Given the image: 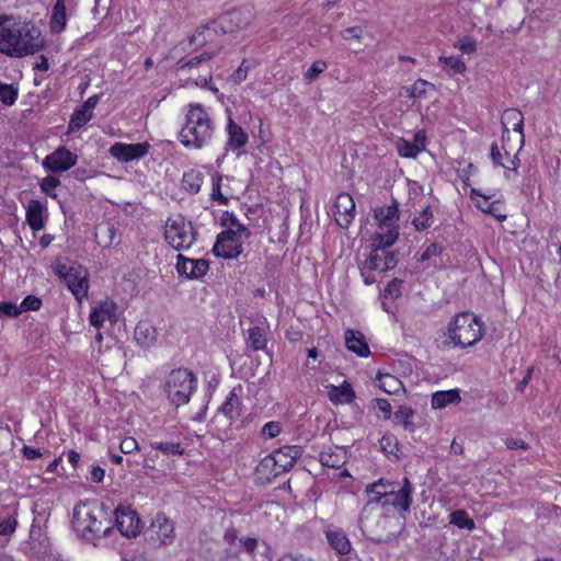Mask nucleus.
<instances>
[{
  "label": "nucleus",
  "instance_id": "obj_1",
  "mask_svg": "<svg viewBox=\"0 0 561 561\" xmlns=\"http://www.w3.org/2000/svg\"><path fill=\"white\" fill-rule=\"evenodd\" d=\"M43 41L35 27L22 24L11 15L0 16V53L10 57L33 55L42 48Z\"/></svg>",
  "mask_w": 561,
  "mask_h": 561
},
{
  "label": "nucleus",
  "instance_id": "obj_2",
  "mask_svg": "<svg viewBox=\"0 0 561 561\" xmlns=\"http://www.w3.org/2000/svg\"><path fill=\"white\" fill-rule=\"evenodd\" d=\"M72 525L78 534L90 541L107 537L112 531L107 507L96 500L76 505Z\"/></svg>",
  "mask_w": 561,
  "mask_h": 561
},
{
  "label": "nucleus",
  "instance_id": "obj_3",
  "mask_svg": "<svg viewBox=\"0 0 561 561\" xmlns=\"http://www.w3.org/2000/svg\"><path fill=\"white\" fill-rule=\"evenodd\" d=\"M213 131V122L205 108L201 104H191L186 124L180 131L183 146L199 149L210 140Z\"/></svg>",
  "mask_w": 561,
  "mask_h": 561
},
{
  "label": "nucleus",
  "instance_id": "obj_4",
  "mask_svg": "<svg viewBox=\"0 0 561 561\" xmlns=\"http://www.w3.org/2000/svg\"><path fill=\"white\" fill-rule=\"evenodd\" d=\"M446 334L449 342L444 346L470 347L477 344L483 336V322L471 312H459L448 323Z\"/></svg>",
  "mask_w": 561,
  "mask_h": 561
},
{
  "label": "nucleus",
  "instance_id": "obj_5",
  "mask_svg": "<svg viewBox=\"0 0 561 561\" xmlns=\"http://www.w3.org/2000/svg\"><path fill=\"white\" fill-rule=\"evenodd\" d=\"M366 493L369 495V499L358 516L357 525L362 534L367 536L373 541L377 543L389 542L397 538V533L382 534L373 527L369 523H367L371 515H379L377 507L378 505H381L383 508V502L387 501V496H389V494L387 491H366Z\"/></svg>",
  "mask_w": 561,
  "mask_h": 561
},
{
  "label": "nucleus",
  "instance_id": "obj_6",
  "mask_svg": "<svg viewBox=\"0 0 561 561\" xmlns=\"http://www.w3.org/2000/svg\"><path fill=\"white\" fill-rule=\"evenodd\" d=\"M195 388L196 377L185 368L173 369L164 382L168 399L175 407L187 403Z\"/></svg>",
  "mask_w": 561,
  "mask_h": 561
},
{
  "label": "nucleus",
  "instance_id": "obj_7",
  "mask_svg": "<svg viewBox=\"0 0 561 561\" xmlns=\"http://www.w3.org/2000/svg\"><path fill=\"white\" fill-rule=\"evenodd\" d=\"M197 234L193 222L182 215L168 218L165 222L164 239L176 251L188 249L196 241Z\"/></svg>",
  "mask_w": 561,
  "mask_h": 561
},
{
  "label": "nucleus",
  "instance_id": "obj_8",
  "mask_svg": "<svg viewBox=\"0 0 561 561\" xmlns=\"http://www.w3.org/2000/svg\"><path fill=\"white\" fill-rule=\"evenodd\" d=\"M374 217L378 222L379 231L375 237L380 238V245H392L399 237V203L392 199L390 205L377 207Z\"/></svg>",
  "mask_w": 561,
  "mask_h": 561
},
{
  "label": "nucleus",
  "instance_id": "obj_9",
  "mask_svg": "<svg viewBox=\"0 0 561 561\" xmlns=\"http://www.w3.org/2000/svg\"><path fill=\"white\" fill-rule=\"evenodd\" d=\"M242 550L231 554L226 561H272L271 547L256 538H241Z\"/></svg>",
  "mask_w": 561,
  "mask_h": 561
},
{
  "label": "nucleus",
  "instance_id": "obj_10",
  "mask_svg": "<svg viewBox=\"0 0 561 561\" xmlns=\"http://www.w3.org/2000/svg\"><path fill=\"white\" fill-rule=\"evenodd\" d=\"M243 251V240L236 237L232 229L221 231L216 239L213 252L225 260L237 259Z\"/></svg>",
  "mask_w": 561,
  "mask_h": 561
},
{
  "label": "nucleus",
  "instance_id": "obj_11",
  "mask_svg": "<svg viewBox=\"0 0 561 561\" xmlns=\"http://www.w3.org/2000/svg\"><path fill=\"white\" fill-rule=\"evenodd\" d=\"M387 493L389 496H387V501L383 502V508L392 506L401 514L410 512L413 485L408 478H404L402 486H399L398 484L392 485L390 491H387Z\"/></svg>",
  "mask_w": 561,
  "mask_h": 561
},
{
  "label": "nucleus",
  "instance_id": "obj_12",
  "mask_svg": "<svg viewBox=\"0 0 561 561\" xmlns=\"http://www.w3.org/2000/svg\"><path fill=\"white\" fill-rule=\"evenodd\" d=\"M374 249L365 262L368 270H379L387 272L392 270L397 265V259L393 252H389L386 249L390 245H380V238H374Z\"/></svg>",
  "mask_w": 561,
  "mask_h": 561
},
{
  "label": "nucleus",
  "instance_id": "obj_13",
  "mask_svg": "<svg viewBox=\"0 0 561 561\" xmlns=\"http://www.w3.org/2000/svg\"><path fill=\"white\" fill-rule=\"evenodd\" d=\"M115 526L127 538L136 537L140 533V519L130 507L118 505L114 510Z\"/></svg>",
  "mask_w": 561,
  "mask_h": 561
},
{
  "label": "nucleus",
  "instance_id": "obj_14",
  "mask_svg": "<svg viewBox=\"0 0 561 561\" xmlns=\"http://www.w3.org/2000/svg\"><path fill=\"white\" fill-rule=\"evenodd\" d=\"M150 149V145L145 142L123 144L115 142L108 149L110 154L119 162H129L145 157Z\"/></svg>",
  "mask_w": 561,
  "mask_h": 561
},
{
  "label": "nucleus",
  "instance_id": "obj_15",
  "mask_svg": "<svg viewBox=\"0 0 561 561\" xmlns=\"http://www.w3.org/2000/svg\"><path fill=\"white\" fill-rule=\"evenodd\" d=\"M336 224L347 229L355 217V202L348 193H340L332 208Z\"/></svg>",
  "mask_w": 561,
  "mask_h": 561
},
{
  "label": "nucleus",
  "instance_id": "obj_16",
  "mask_svg": "<svg viewBox=\"0 0 561 561\" xmlns=\"http://www.w3.org/2000/svg\"><path fill=\"white\" fill-rule=\"evenodd\" d=\"M78 157L66 147H59L44 160V167L51 172L59 173L71 169L77 163Z\"/></svg>",
  "mask_w": 561,
  "mask_h": 561
},
{
  "label": "nucleus",
  "instance_id": "obj_17",
  "mask_svg": "<svg viewBox=\"0 0 561 561\" xmlns=\"http://www.w3.org/2000/svg\"><path fill=\"white\" fill-rule=\"evenodd\" d=\"M70 271L72 272L68 274L64 282L72 295L80 301L88 295V273L81 265L76 263L70 265Z\"/></svg>",
  "mask_w": 561,
  "mask_h": 561
},
{
  "label": "nucleus",
  "instance_id": "obj_18",
  "mask_svg": "<svg viewBox=\"0 0 561 561\" xmlns=\"http://www.w3.org/2000/svg\"><path fill=\"white\" fill-rule=\"evenodd\" d=\"M285 473L272 455L265 456L255 468V476L261 484L273 483L278 476Z\"/></svg>",
  "mask_w": 561,
  "mask_h": 561
},
{
  "label": "nucleus",
  "instance_id": "obj_19",
  "mask_svg": "<svg viewBox=\"0 0 561 561\" xmlns=\"http://www.w3.org/2000/svg\"><path fill=\"white\" fill-rule=\"evenodd\" d=\"M301 454V447L299 446H283L271 453L272 457L277 460L278 467L284 472H288L293 469Z\"/></svg>",
  "mask_w": 561,
  "mask_h": 561
},
{
  "label": "nucleus",
  "instance_id": "obj_20",
  "mask_svg": "<svg viewBox=\"0 0 561 561\" xmlns=\"http://www.w3.org/2000/svg\"><path fill=\"white\" fill-rule=\"evenodd\" d=\"M45 207L38 199H31L26 206L25 219L33 231L42 230L45 227Z\"/></svg>",
  "mask_w": 561,
  "mask_h": 561
},
{
  "label": "nucleus",
  "instance_id": "obj_21",
  "mask_svg": "<svg viewBox=\"0 0 561 561\" xmlns=\"http://www.w3.org/2000/svg\"><path fill=\"white\" fill-rule=\"evenodd\" d=\"M151 530L154 533L157 540H159L161 545L170 543L173 539V523L164 514H157L151 524Z\"/></svg>",
  "mask_w": 561,
  "mask_h": 561
},
{
  "label": "nucleus",
  "instance_id": "obj_22",
  "mask_svg": "<svg viewBox=\"0 0 561 561\" xmlns=\"http://www.w3.org/2000/svg\"><path fill=\"white\" fill-rule=\"evenodd\" d=\"M345 345L348 351L360 357H367L370 354L366 339L359 331L347 330L345 332Z\"/></svg>",
  "mask_w": 561,
  "mask_h": 561
},
{
  "label": "nucleus",
  "instance_id": "obj_23",
  "mask_svg": "<svg viewBox=\"0 0 561 561\" xmlns=\"http://www.w3.org/2000/svg\"><path fill=\"white\" fill-rule=\"evenodd\" d=\"M327 540L332 549L339 554H348L352 550L351 541L346 534L340 528H329L325 531Z\"/></svg>",
  "mask_w": 561,
  "mask_h": 561
},
{
  "label": "nucleus",
  "instance_id": "obj_24",
  "mask_svg": "<svg viewBox=\"0 0 561 561\" xmlns=\"http://www.w3.org/2000/svg\"><path fill=\"white\" fill-rule=\"evenodd\" d=\"M228 142L227 146L233 150L240 149L248 144L249 137L243 128L238 125L231 116L227 123Z\"/></svg>",
  "mask_w": 561,
  "mask_h": 561
},
{
  "label": "nucleus",
  "instance_id": "obj_25",
  "mask_svg": "<svg viewBox=\"0 0 561 561\" xmlns=\"http://www.w3.org/2000/svg\"><path fill=\"white\" fill-rule=\"evenodd\" d=\"M320 461L323 466L339 469L346 462V450L343 447H329L320 453Z\"/></svg>",
  "mask_w": 561,
  "mask_h": 561
},
{
  "label": "nucleus",
  "instance_id": "obj_26",
  "mask_svg": "<svg viewBox=\"0 0 561 561\" xmlns=\"http://www.w3.org/2000/svg\"><path fill=\"white\" fill-rule=\"evenodd\" d=\"M135 340L144 347H148L157 341V331L149 321H139L135 328Z\"/></svg>",
  "mask_w": 561,
  "mask_h": 561
},
{
  "label": "nucleus",
  "instance_id": "obj_27",
  "mask_svg": "<svg viewBox=\"0 0 561 561\" xmlns=\"http://www.w3.org/2000/svg\"><path fill=\"white\" fill-rule=\"evenodd\" d=\"M504 133L507 131L506 125L510 124L513 130L520 135V147L524 145V116L517 108H507L502 116Z\"/></svg>",
  "mask_w": 561,
  "mask_h": 561
},
{
  "label": "nucleus",
  "instance_id": "obj_28",
  "mask_svg": "<svg viewBox=\"0 0 561 561\" xmlns=\"http://www.w3.org/2000/svg\"><path fill=\"white\" fill-rule=\"evenodd\" d=\"M472 195L481 196L483 201L477 202V207L485 214L492 215L499 221H504L506 219V215L500 211V206L497 202H489V196L482 195L478 190L472 188Z\"/></svg>",
  "mask_w": 561,
  "mask_h": 561
},
{
  "label": "nucleus",
  "instance_id": "obj_29",
  "mask_svg": "<svg viewBox=\"0 0 561 561\" xmlns=\"http://www.w3.org/2000/svg\"><path fill=\"white\" fill-rule=\"evenodd\" d=\"M459 390H446V391H437L432 396V408L442 409L447 407L448 404L458 403L460 401Z\"/></svg>",
  "mask_w": 561,
  "mask_h": 561
},
{
  "label": "nucleus",
  "instance_id": "obj_30",
  "mask_svg": "<svg viewBox=\"0 0 561 561\" xmlns=\"http://www.w3.org/2000/svg\"><path fill=\"white\" fill-rule=\"evenodd\" d=\"M66 26L65 0H57L50 16V30L53 33H60Z\"/></svg>",
  "mask_w": 561,
  "mask_h": 561
},
{
  "label": "nucleus",
  "instance_id": "obj_31",
  "mask_svg": "<svg viewBox=\"0 0 561 561\" xmlns=\"http://www.w3.org/2000/svg\"><path fill=\"white\" fill-rule=\"evenodd\" d=\"M219 410L230 421L237 420L241 415V401L234 391L229 393Z\"/></svg>",
  "mask_w": 561,
  "mask_h": 561
},
{
  "label": "nucleus",
  "instance_id": "obj_32",
  "mask_svg": "<svg viewBox=\"0 0 561 561\" xmlns=\"http://www.w3.org/2000/svg\"><path fill=\"white\" fill-rule=\"evenodd\" d=\"M204 175L199 171L190 170L183 174L182 187L190 194H197L203 185Z\"/></svg>",
  "mask_w": 561,
  "mask_h": 561
},
{
  "label": "nucleus",
  "instance_id": "obj_33",
  "mask_svg": "<svg viewBox=\"0 0 561 561\" xmlns=\"http://www.w3.org/2000/svg\"><path fill=\"white\" fill-rule=\"evenodd\" d=\"M376 379L379 381V388L386 393L397 394L403 389L401 380L391 374L378 373Z\"/></svg>",
  "mask_w": 561,
  "mask_h": 561
},
{
  "label": "nucleus",
  "instance_id": "obj_34",
  "mask_svg": "<svg viewBox=\"0 0 561 561\" xmlns=\"http://www.w3.org/2000/svg\"><path fill=\"white\" fill-rule=\"evenodd\" d=\"M116 228L112 224L101 225L96 228L95 237L98 243L105 248L111 247L113 243H117L116 240Z\"/></svg>",
  "mask_w": 561,
  "mask_h": 561
},
{
  "label": "nucleus",
  "instance_id": "obj_35",
  "mask_svg": "<svg viewBox=\"0 0 561 561\" xmlns=\"http://www.w3.org/2000/svg\"><path fill=\"white\" fill-rule=\"evenodd\" d=\"M414 414L415 412L412 408L400 405L393 416L396 422L402 425L405 431L413 433L415 431V424L412 421Z\"/></svg>",
  "mask_w": 561,
  "mask_h": 561
},
{
  "label": "nucleus",
  "instance_id": "obj_36",
  "mask_svg": "<svg viewBox=\"0 0 561 561\" xmlns=\"http://www.w3.org/2000/svg\"><path fill=\"white\" fill-rule=\"evenodd\" d=\"M329 397L334 403H351L355 399V392L351 385L345 381L341 388L333 387Z\"/></svg>",
  "mask_w": 561,
  "mask_h": 561
},
{
  "label": "nucleus",
  "instance_id": "obj_37",
  "mask_svg": "<svg viewBox=\"0 0 561 561\" xmlns=\"http://www.w3.org/2000/svg\"><path fill=\"white\" fill-rule=\"evenodd\" d=\"M92 116H93V114L85 111L81 106L77 107L70 117V121L68 124V130L75 131V130L80 129L92 118Z\"/></svg>",
  "mask_w": 561,
  "mask_h": 561
},
{
  "label": "nucleus",
  "instance_id": "obj_38",
  "mask_svg": "<svg viewBox=\"0 0 561 561\" xmlns=\"http://www.w3.org/2000/svg\"><path fill=\"white\" fill-rule=\"evenodd\" d=\"M439 62L442 64L443 68L450 75H458L463 73L466 70V65L463 60L460 57H439Z\"/></svg>",
  "mask_w": 561,
  "mask_h": 561
},
{
  "label": "nucleus",
  "instance_id": "obj_39",
  "mask_svg": "<svg viewBox=\"0 0 561 561\" xmlns=\"http://www.w3.org/2000/svg\"><path fill=\"white\" fill-rule=\"evenodd\" d=\"M249 346L252 351H261L266 346L264 329L255 325L249 329Z\"/></svg>",
  "mask_w": 561,
  "mask_h": 561
},
{
  "label": "nucleus",
  "instance_id": "obj_40",
  "mask_svg": "<svg viewBox=\"0 0 561 561\" xmlns=\"http://www.w3.org/2000/svg\"><path fill=\"white\" fill-rule=\"evenodd\" d=\"M433 224V211L431 206H426L419 216L414 217L412 220V225L414 226L416 231H424L430 228Z\"/></svg>",
  "mask_w": 561,
  "mask_h": 561
},
{
  "label": "nucleus",
  "instance_id": "obj_41",
  "mask_svg": "<svg viewBox=\"0 0 561 561\" xmlns=\"http://www.w3.org/2000/svg\"><path fill=\"white\" fill-rule=\"evenodd\" d=\"M153 449L160 450L164 455H184L185 450L180 443L173 442H153L150 444Z\"/></svg>",
  "mask_w": 561,
  "mask_h": 561
},
{
  "label": "nucleus",
  "instance_id": "obj_42",
  "mask_svg": "<svg viewBox=\"0 0 561 561\" xmlns=\"http://www.w3.org/2000/svg\"><path fill=\"white\" fill-rule=\"evenodd\" d=\"M19 96L18 88H14L13 84H8L0 82V101L8 106H11L15 103Z\"/></svg>",
  "mask_w": 561,
  "mask_h": 561
},
{
  "label": "nucleus",
  "instance_id": "obj_43",
  "mask_svg": "<svg viewBox=\"0 0 561 561\" xmlns=\"http://www.w3.org/2000/svg\"><path fill=\"white\" fill-rule=\"evenodd\" d=\"M221 181H222V175L219 173H215L211 176L213 188H211L210 197L213 201L218 202L220 205H227L229 199L227 196H225L221 193Z\"/></svg>",
  "mask_w": 561,
  "mask_h": 561
},
{
  "label": "nucleus",
  "instance_id": "obj_44",
  "mask_svg": "<svg viewBox=\"0 0 561 561\" xmlns=\"http://www.w3.org/2000/svg\"><path fill=\"white\" fill-rule=\"evenodd\" d=\"M397 150L403 158H415L420 153V149L414 144L403 138L398 140Z\"/></svg>",
  "mask_w": 561,
  "mask_h": 561
},
{
  "label": "nucleus",
  "instance_id": "obj_45",
  "mask_svg": "<svg viewBox=\"0 0 561 561\" xmlns=\"http://www.w3.org/2000/svg\"><path fill=\"white\" fill-rule=\"evenodd\" d=\"M450 522L457 525L459 528L473 529L474 522L468 517L465 511H456L451 514Z\"/></svg>",
  "mask_w": 561,
  "mask_h": 561
},
{
  "label": "nucleus",
  "instance_id": "obj_46",
  "mask_svg": "<svg viewBox=\"0 0 561 561\" xmlns=\"http://www.w3.org/2000/svg\"><path fill=\"white\" fill-rule=\"evenodd\" d=\"M191 265V279H198L203 277L209 268L208 261L204 259H192Z\"/></svg>",
  "mask_w": 561,
  "mask_h": 561
},
{
  "label": "nucleus",
  "instance_id": "obj_47",
  "mask_svg": "<svg viewBox=\"0 0 561 561\" xmlns=\"http://www.w3.org/2000/svg\"><path fill=\"white\" fill-rule=\"evenodd\" d=\"M176 260L175 267L179 275L191 279L192 259H188L183 254H178Z\"/></svg>",
  "mask_w": 561,
  "mask_h": 561
},
{
  "label": "nucleus",
  "instance_id": "obj_48",
  "mask_svg": "<svg viewBox=\"0 0 561 561\" xmlns=\"http://www.w3.org/2000/svg\"><path fill=\"white\" fill-rule=\"evenodd\" d=\"M22 313V309L20 305L18 306L12 301H2L0 302V316L16 318Z\"/></svg>",
  "mask_w": 561,
  "mask_h": 561
},
{
  "label": "nucleus",
  "instance_id": "obj_49",
  "mask_svg": "<svg viewBox=\"0 0 561 561\" xmlns=\"http://www.w3.org/2000/svg\"><path fill=\"white\" fill-rule=\"evenodd\" d=\"M328 68V65L323 60L314 61L311 67L305 73V79L308 82H312L317 79V77L322 73Z\"/></svg>",
  "mask_w": 561,
  "mask_h": 561
},
{
  "label": "nucleus",
  "instance_id": "obj_50",
  "mask_svg": "<svg viewBox=\"0 0 561 561\" xmlns=\"http://www.w3.org/2000/svg\"><path fill=\"white\" fill-rule=\"evenodd\" d=\"M60 184L59 179L55 176H46L42 180L41 190L50 197H56L55 190Z\"/></svg>",
  "mask_w": 561,
  "mask_h": 561
},
{
  "label": "nucleus",
  "instance_id": "obj_51",
  "mask_svg": "<svg viewBox=\"0 0 561 561\" xmlns=\"http://www.w3.org/2000/svg\"><path fill=\"white\" fill-rule=\"evenodd\" d=\"M214 56H215L214 53L204 51L203 54L195 56V57L191 58L190 60H187L186 62L182 64L180 66V69L183 70L186 68H188V69L195 68L198 65H201L202 62L213 59Z\"/></svg>",
  "mask_w": 561,
  "mask_h": 561
},
{
  "label": "nucleus",
  "instance_id": "obj_52",
  "mask_svg": "<svg viewBox=\"0 0 561 561\" xmlns=\"http://www.w3.org/2000/svg\"><path fill=\"white\" fill-rule=\"evenodd\" d=\"M41 306H42V300L34 295L26 296L20 304L22 312L31 311V310L32 311L38 310L41 308Z\"/></svg>",
  "mask_w": 561,
  "mask_h": 561
},
{
  "label": "nucleus",
  "instance_id": "obj_53",
  "mask_svg": "<svg viewBox=\"0 0 561 561\" xmlns=\"http://www.w3.org/2000/svg\"><path fill=\"white\" fill-rule=\"evenodd\" d=\"M101 310L102 314L107 318L110 321L116 320V305L114 301L105 300L102 301L98 307Z\"/></svg>",
  "mask_w": 561,
  "mask_h": 561
},
{
  "label": "nucleus",
  "instance_id": "obj_54",
  "mask_svg": "<svg viewBox=\"0 0 561 561\" xmlns=\"http://www.w3.org/2000/svg\"><path fill=\"white\" fill-rule=\"evenodd\" d=\"M402 280L399 278H393L388 283L383 290L385 297L390 296L391 298H398L401 295Z\"/></svg>",
  "mask_w": 561,
  "mask_h": 561
},
{
  "label": "nucleus",
  "instance_id": "obj_55",
  "mask_svg": "<svg viewBox=\"0 0 561 561\" xmlns=\"http://www.w3.org/2000/svg\"><path fill=\"white\" fill-rule=\"evenodd\" d=\"M455 47L458 48L459 50H461L463 54H472L477 49V44H476L474 39L466 36L462 39H459L455 44Z\"/></svg>",
  "mask_w": 561,
  "mask_h": 561
},
{
  "label": "nucleus",
  "instance_id": "obj_56",
  "mask_svg": "<svg viewBox=\"0 0 561 561\" xmlns=\"http://www.w3.org/2000/svg\"><path fill=\"white\" fill-rule=\"evenodd\" d=\"M282 431V427L279 425L278 422H267L266 424H264V426L262 427V435L264 438H274L276 437Z\"/></svg>",
  "mask_w": 561,
  "mask_h": 561
},
{
  "label": "nucleus",
  "instance_id": "obj_57",
  "mask_svg": "<svg viewBox=\"0 0 561 561\" xmlns=\"http://www.w3.org/2000/svg\"><path fill=\"white\" fill-rule=\"evenodd\" d=\"M443 247L436 242L431 243L422 253L420 261L424 262L442 254Z\"/></svg>",
  "mask_w": 561,
  "mask_h": 561
},
{
  "label": "nucleus",
  "instance_id": "obj_58",
  "mask_svg": "<svg viewBox=\"0 0 561 561\" xmlns=\"http://www.w3.org/2000/svg\"><path fill=\"white\" fill-rule=\"evenodd\" d=\"M397 483L390 482L383 479H379L377 482L370 483L366 486V491H390L392 485H396Z\"/></svg>",
  "mask_w": 561,
  "mask_h": 561
},
{
  "label": "nucleus",
  "instance_id": "obj_59",
  "mask_svg": "<svg viewBox=\"0 0 561 561\" xmlns=\"http://www.w3.org/2000/svg\"><path fill=\"white\" fill-rule=\"evenodd\" d=\"M138 443L134 437H126L121 442L119 449L123 454H131L138 450Z\"/></svg>",
  "mask_w": 561,
  "mask_h": 561
},
{
  "label": "nucleus",
  "instance_id": "obj_60",
  "mask_svg": "<svg viewBox=\"0 0 561 561\" xmlns=\"http://www.w3.org/2000/svg\"><path fill=\"white\" fill-rule=\"evenodd\" d=\"M89 320L91 325L100 328L107 320V318L102 314L101 310L94 307L90 313Z\"/></svg>",
  "mask_w": 561,
  "mask_h": 561
},
{
  "label": "nucleus",
  "instance_id": "obj_61",
  "mask_svg": "<svg viewBox=\"0 0 561 561\" xmlns=\"http://www.w3.org/2000/svg\"><path fill=\"white\" fill-rule=\"evenodd\" d=\"M15 527H16V520L14 518L10 517V518L0 520V535L1 536L11 535L12 533H14Z\"/></svg>",
  "mask_w": 561,
  "mask_h": 561
},
{
  "label": "nucleus",
  "instance_id": "obj_62",
  "mask_svg": "<svg viewBox=\"0 0 561 561\" xmlns=\"http://www.w3.org/2000/svg\"><path fill=\"white\" fill-rule=\"evenodd\" d=\"M277 561H314L312 558L300 552H286Z\"/></svg>",
  "mask_w": 561,
  "mask_h": 561
},
{
  "label": "nucleus",
  "instance_id": "obj_63",
  "mask_svg": "<svg viewBox=\"0 0 561 561\" xmlns=\"http://www.w3.org/2000/svg\"><path fill=\"white\" fill-rule=\"evenodd\" d=\"M427 84V81L423 79L416 80L413 85L410 89V96L412 98H420L425 93V87Z\"/></svg>",
  "mask_w": 561,
  "mask_h": 561
},
{
  "label": "nucleus",
  "instance_id": "obj_64",
  "mask_svg": "<svg viewBox=\"0 0 561 561\" xmlns=\"http://www.w3.org/2000/svg\"><path fill=\"white\" fill-rule=\"evenodd\" d=\"M378 409L383 413V417L389 420L391 417V404L387 399L377 398L373 400Z\"/></svg>",
  "mask_w": 561,
  "mask_h": 561
}]
</instances>
